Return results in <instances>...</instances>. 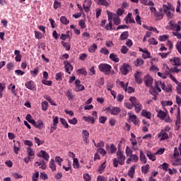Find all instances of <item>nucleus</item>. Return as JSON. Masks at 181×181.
Here are the masks:
<instances>
[{"instance_id":"f257e3e1","label":"nucleus","mask_w":181,"mask_h":181,"mask_svg":"<svg viewBox=\"0 0 181 181\" xmlns=\"http://www.w3.org/2000/svg\"><path fill=\"white\" fill-rule=\"evenodd\" d=\"M166 29L168 30H175L173 32V34L174 36H176L177 39H181V34L179 33L181 29V21H178L177 24H176L175 21H170L166 26Z\"/></svg>"},{"instance_id":"f03ea898","label":"nucleus","mask_w":181,"mask_h":181,"mask_svg":"<svg viewBox=\"0 0 181 181\" xmlns=\"http://www.w3.org/2000/svg\"><path fill=\"white\" fill-rule=\"evenodd\" d=\"M117 158L113 159L114 168H118V165H124L125 163L126 157L124 156V152L120 148L117 152Z\"/></svg>"},{"instance_id":"7ed1b4c3","label":"nucleus","mask_w":181,"mask_h":181,"mask_svg":"<svg viewBox=\"0 0 181 181\" xmlns=\"http://www.w3.org/2000/svg\"><path fill=\"white\" fill-rule=\"evenodd\" d=\"M151 13H153V16L156 21H162L163 19V16H165V13H163V8H160L158 11H156V8L155 7H150L149 8Z\"/></svg>"},{"instance_id":"20e7f679","label":"nucleus","mask_w":181,"mask_h":181,"mask_svg":"<svg viewBox=\"0 0 181 181\" xmlns=\"http://www.w3.org/2000/svg\"><path fill=\"white\" fill-rule=\"evenodd\" d=\"M98 69L100 71L104 73L105 76H108L110 75V73H111V70H112V66L108 64H100Z\"/></svg>"},{"instance_id":"39448f33","label":"nucleus","mask_w":181,"mask_h":181,"mask_svg":"<svg viewBox=\"0 0 181 181\" xmlns=\"http://www.w3.org/2000/svg\"><path fill=\"white\" fill-rule=\"evenodd\" d=\"M129 101L133 104V107H134L136 112H141V110H142V104L139 103V100L134 96H132L129 98Z\"/></svg>"},{"instance_id":"423d86ee","label":"nucleus","mask_w":181,"mask_h":181,"mask_svg":"<svg viewBox=\"0 0 181 181\" xmlns=\"http://www.w3.org/2000/svg\"><path fill=\"white\" fill-rule=\"evenodd\" d=\"M106 111L110 112L112 115H118L121 112V108L118 107L110 106L106 108Z\"/></svg>"},{"instance_id":"0eeeda50","label":"nucleus","mask_w":181,"mask_h":181,"mask_svg":"<svg viewBox=\"0 0 181 181\" xmlns=\"http://www.w3.org/2000/svg\"><path fill=\"white\" fill-rule=\"evenodd\" d=\"M170 11H172V8L168 6L165 4L163 5V13H165L168 19H172V18H173V13H172Z\"/></svg>"},{"instance_id":"6e6552de","label":"nucleus","mask_w":181,"mask_h":181,"mask_svg":"<svg viewBox=\"0 0 181 181\" xmlns=\"http://www.w3.org/2000/svg\"><path fill=\"white\" fill-rule=\"evenodd\" d=\"M131 70V66L128 64H123L120 67V71L123 76H127L129 71Z\"/></svg>"},{"instance_id":"1a4fd4ad","label":"nucleus","mask_w":181,"mask_h":181,"mask_svg":"<svg viewBox=\"0 0 181 181\" xmlns=\"http://www.w3.org/2000/svg\"><path fill=\"white\" fill-rule=\"evenodd\" d=\"M144 81L145 86H146L147 87H151L153 84V78L149 75H147L144 78Z\"/></svg>"},{"instance_id":"9d476101","label":"nucleus","mask_w":181,"mask_h":181,"mask_svg":"<svg viewBox=\"0 0 181 181\" xmlns=\"http://www.w3.org/2000/svg\"><path fill=\"white\" fill-rule=\"evenodd\" d=\"M93 3L91 0H85L83 4L85 12H90V8H91Z\"/></svg>"},{"instance_id":"9b49d317","label":"nucleus","mask_w":181,"mask_h":181,"mask_svg":"<svg viewBox=\"0 0 181 181\" xmlns=\"http://www.w3.org/2000/svg\"><path fill=\"white\" fill-rule=\"evenodd\" d=\"M158 138H160V141H165V139H169V135L165 131L160 130Z\"/></svg>"},{"instance_id":"f8f14e48","label":"nucleus","mask_w":181,"mask_h":181,"mask_svg":"<svg viewBox=\"0 0 181 181\" xmlns=\"http://www.w3.org/2000/svg\"><path fill=\"white\" fill-rule=\"evenodd\" d=\"M37 156L38 158H43V159H45L46 160H49V158L50 156H49V153H47L46 151L41 150L37 154Z\"/></svg>"},{"instance_id":"ddd939ff","label":"nucleus","mask_w":181,"mask_h":181,"mask_svg":"<svg viewBox=\"0 0 181 181\" xmlns=\"http://www.w3.org/2000/svg\"><path fill=\"white\" fill-rule=\"evenodd\" d=\"M64 68L66 69V72L68 73V74H71V71H73L74 67L71 66V64L70 62L66 61L64 62Z\"/></svg>"},{"instance_id":"4468645a","label":"nucleus","mask_w":181,"mask_h":181,"mask_svg":"<svg viewBox=\"0 0 181 181\" xmlns=\"http://www.w3.org/2000/svg\"><path fill=\"white\" fill-rule=\"evenodd\" d=\"M65 95L69 101H71V100H73L74 97H76V95L73 94V90L71 89H67L65 92Z\"/></svg>"},{"instance_id":"2eb2a0df","label":"nucleus","mask_w":181,"mask_h":181,"mask_svg":"<svg viewBox=\"0 0 181 181\" xmlns=\"http://www.w3.org/2000/svg\"><path fill=\"white\" fill-rule=\"evenodd\" d=\"M141 75V73L140 71H137L134 74L135 81L137 83V84H142V77Z\"/></svg>"},{"instance_id":"dca6fc26","label":"nucleus","mask_w":181,"mask_h":181,"mask_svg":"<svg viewBox=\"0 0 181 181\" xmlns=\"http://www.w3.org/2000/svg\"><path fill=\"white\" fill-rule=\"evenodd\" d=\"M82 137L83 139V142H86V144H88V138H90V133L88 132V131L83 130Z\"/></svg>"},{"instance_id":"f3484780","label":"nucleus","mask_w":181,"mask_h":181,"mask_svg":"<svg viewBox=\"0 0 181 181\" xmlns=\"http://www.w3.org/2000/svg\"><path fill=\"white\" fill-rule=\"evenodd\" d=\"M25 86L28 90H35V88H36V87L35 86V82H33V81H27L25 83Z\"/></svg>"},{"instance_id":"a211bd4d","label":"nucleus","mask_w":181,"mask_h":181,"mask_svg":"<svg viewBox=\"0 0 181 181\" xmlns=\"http://www.w3.org/2000/svg\"><path fill=\"white\" fill-rule=\"evenodd\" d=\"M176 122L175 125L177 127V128H180V107H177V113L176 116Z\"/></svg>"},{"instance_id":"6ab92c4d","label":"nucleus","mask_w":181,"mask_h":181,"mask_svg":"<svg viewBox=\"0 0 181 181\" xmlns=\"http://www.w3.org/2000/svg\"><path fill=\"white\" fill-rule=\"evenodd\" d=\"M128 115L134 124V125H139V120L136 118V115H132L131 113H128Z\"/></svg>"},{"instance_id":"aec40b11","label":"nucleus","mask_w":181,"mask_h":181,"mask_svg":"<svg viewBox=\"0 0 181 181\" xmlns=\"http://www.w3.org/2000/svg\"><path fill=\"white\" fill-rule=\"evenodd\" d=\"M34 127L35 128H37L38 129H43V128L45 127V124L43 123V121L38 120V121L35 122Z\"/></svg>"},{"instance_id":"412c9836","label":"nucleus","mask_w":181,"mask_h":181,"mask_svg":"<svg viewBox=\"0 0 181 181\" xmlns=\"http://www.w3.org/2000/svg\"><path fill=\"white\" fill-rule=\"evenodd\" d=\"M141 116L145 117V118H147V119H151L152 114L151 113V112H148L145 110H143L141 112Z\"/></svg>"},{"instance_id":"4be33fe9","label":"nucleus","mask_w":181,"mask_h":181,"mask_svg":"<svg viewBox=\"0 0 181 181\" xmlns=\"http://www.w3.org/2000/svg\"><path fill=\"white\" fill-rule=\"evenodd\" d=\"M83 119L86 122H90V124H94L95 122V119L93 117L88 116V117H83Z\"/></svg>"},{"instance_id":"5701e85b","label":"nucleus","mask_w":181,"mask_h":181,"mask_svg":"<svg viewBox=\"0 0 181 181\" xmlns=\"http://www.w3.org/2000/svg\"><path fill=\"white\" fill-rule=\"evenodd\" d=\"M144 63V59H142L141 58H138L134 61V66H136V67H141V66H142Z\"/></svg>"},{"instance_id":"b1692460","label":"nucleus","mask_w":181,"mask_h":181,"mask_svg":"<svg viewBox=\"0 0 181 181\" xmlns=\"http://www.w3.org/2000/svg\"><path fill=\"white\" fill-rule=\"evenodd\" d=\"M109 57L110 60L115 62V63H118V62H119V58H118V55L114 53L110 54Z\"/></svg>"},{"instance_id":"393cba45","label":"nucleus","mask_w":181,"mask_h":181,"mask_svg":"<svg viewBox=\"0 0 181 181\" xmlns=\"http://www.w3.org/2000/svg\"><path fill=\"white\" fill-rule=\"evenodd\" d=\"M157 117L158 118H160L161 119H165V118H166V112H165L164 111L160 110L157 111Z\"/></svg>"},{"instance_id":"a878e982","label":"nucleus","mask_w":181,"mask_h":181,"mask_svg":"<svg viewBox=\"0 0 181 181\" xmlns=\"http://www.w3.org/2000/svg\"><path fill=\"white\" fill-rule=\"evenodd\" d=\"M140 160L141 163H144V165H145V163H146V156H145V154L144 153V151H142V150H140Z\"/></svg>"},{"instance_id":"bb28decb","label":"nucleus","mask_w":181,"mask_h":181,"mask_svg":"<svg viewBox=\"0 0 181 181\" xmlns=\"http://www.w3.org/2000/svg\"><path fill=\"white\" fill-rule=\"evenodd\" d=\"M132 16V14H131V13H129L127 14V17L125 18V21H127V23H128V20L129 23H135V20Z\"/></svg>"},{"instance_id":"cd10ccee","label":"nucleus","mask_w":181,"mask_h":181,"mask_svg":"<svg viewBox=\"0 0 181 181\" xmlns=\"http://www.w3.org/2000/svg\"><path fill=\"white\" fill-rule=\"evenodd\" d=\"M95 1H97L98 5H100L101 6L107 7L108 5H110V4L108 3V1H107V0H95Z\"/></svg>"},{"instance_id":"c85d7f7f","label":"nucleus","mask_w":181,"mask_h":181,"mask_svg":"<svg viewBox=\"0 0 181 181\" xmlns=\"http://www.w3.org/2000/svg\"><path fill=\"white\" fill-rule=\"evenodd\" d=\"M104 83H105L104 78H100L99 79L97 80V82L95 83V86L101 88V86H104Z\"/></svg>"},{"instance_id":"c756f323","label":"nucleus","mask_w":181,"mask_h":181,"mask_svg":"<svg viewBox=\"0 0 181 181\" xmlns=\"http://www.w3.org/2000/svg\"><path fill=\"white\" fill-rule=\"evenodd\" d=\"M135 173V165H132L128 173V176L132 179L134 177V174Z\"/></svg>"},{"instance_id":"7c9ffc66","label":"nucleus","mask_w":181,"mask_h":181,"mask_svg":"<svg viewBox=\"0 0 181 181\" xmlns=\"http://www.w3.org/2000/svg\"><path fill=\"white\" fill-rule=\"evenodd\" d=\"M129 36V33L128 31H124L120 35V40H126Z\"/></svg>"},{"instance_id":"2f4dec72","label":"nucleus","mask_w":181,"mask_h":181,"mask_svg":"<svg viewBox=\"0 0 181 181\" xmlns=\"http://www.w3.org/2000/svg\"><path fill=\"white\" fill-rule=\"evenodd\" d=\"M28 156L31 158V156H35V151H33V148L30 147L26 148Z\"/></svg>"},{"instance_id":"473e14b6","label":"nucleus","mask_w":181,"mask_h":181,"mask_svg":"<svg viewBox=\"0 0 181 181\" xmlns=\"http://www.w3.org/2000/svg\"><path fill=\"white\" fill-rule=\"evenodd\" d=\"M98 49V46H97V44L94 43L92 46H90L88 49V52L90 53H95V50Z\"/></svg>"},{"instance_id":"72a5a7b5","label":"nucleus","mask_w":181,"mask_h":181,"mask_svg":"<svg viewBox=\"0 0 181 181\" xmlns=\"http://www.w3.org/2000/svg\"><path fill=\"white\" fill-rule=\"evenodd\" d=\"M146 156H148L150 160H152L153 162H155V160H156V156L152 154V153L149 151L147 152Z\"/></svg>"},{"instance_id":"f704fd0d","label":"nucleus","mask_w":181,"mask_h":181,"mask_svg":"<svg viewBox=\"0 0 181 181\" xmlns=\"http://www.w3.org/2000/svg\"><path fill=\"white\" fill-rule=\"evenodd\" d=\"M141 172L142 173H144V175H146L149 172V164H146L144 166L141 167Z\"/></svg>"},{"instance_id":"c9c22d12","label":"nucleus","mask_w":181,"mask_h":181,"mask_svg":"<svg viewBox=\"0 0 181 181\" xmlns=\"http://www.w3.org/2000/svg\"><path fill=\"white\" fill-rule=\"evenodd\" d=\"M60 22L63 25H69V23H70V21L67 19V18H66V16H62L60 18Z\"/></svg>"},{"instance_id":"e433bc0d","label":"nucleus","mask_w":181,"mask_h":181,"mask_svg":"<svg viewBox=\"0 0 181 181\" xmlns=\"http://www.w3.org/2000/svg\"><path fill=\"white\" fill-rule=\"evenodd\" d=\"M63 73L62 72H59L57 73L55 75V80H57V81H62V80H63Z\"/></svg>"},{"instance_id":"4c0bfd02","label":"nucleus","mask_w":181,"mask_h":181,"mask_svg":"<svg viewBox=\"0 0 181 181\" xmlns=\"http://www.w3.org/2000/svg\"><path fill=\"white\" fill-rule=\"evenodd\" d=\"M77 74H82V76H87V70L86 69L82 68L79 69L76 71Z\"/></svg>"},{"instance_id":"58836bf2","label":"nucleus","mask_w":181,"mask_h":181,"mask_svg":"<svg viewBox=\"0 0 181 181\" xmlns=\"http://www.w3.org/2000/svg\"><path fill=\"white\" fill-rule=\"evenodd\" d=\"M49 166L50 169H52V172H54L56 170V164H54V160L52 159L49 162Z\"/></svg>"},{"instance_id":"ea45409f","label":"nucleus","mask_w":181,"mask_h":181,"mask_svg":"<svg viewBox=\"0 0 181 181\" xmlns=\"http://www.w3.org/2000/svg\"><path fill=\"white\" fill-rule=\"evenodd\" d=\"M30 73L31 76H33V77H36L37 74H39V68L38 67L35 68L34 70L30 71Z\"/></svg>"},{"instance_id":"a19ab883","label":"nucleus","mask_w":181,"mask_h":181,"mask_svg":"<svg viewBox=\"0 0 181 181\" xmlns=\"http://www.w3.org/2000/svg\"><path fill=\"white\" fill-rule=\"evenodd\" d=\"M156 90L158 89H156L153 86H150L149 93L151 94V95H158V92Z\"/></svg>"},{"instance_id":"79ce46f5","label":"nucleus","mask_w":181,"mask_h":181,"mask_svg":"<svg viewBox=\"0 0 181 181\" xmlns=\"http://www.w3.org/2000/svg\"><path fill=\"white\" fill-rule=\"evenodd\" d=\"M47 108H49V103L45 100L42 103V111H47Z\"/></svg>"},{"instance_id":"37998d69","label":"nucleus","mask_w":181,"mask_h":181,"mask_svg":"<svg viewBox=\"0 0 181 181\" xmlns=\"http://www.w3.org/2000/svg\"><path fill=\"white\" fill-rule=\"evenodd\" d=\"M34 141L38 146H40V145H43V144H45V141L39 139V138L37 136L34 137Z\"/></svg>"},{"instance_id":"c03bdc74","label":"nucleus","mask_w":181,"mask_h":181,"mask_svg":"<svg viewBox=\"0 0 181 181\" xmlns=\"http://www.w3.org/2000/svg\"><path fill=\"white\" fill-rule=\"evenodd\" d=\"M173 62L175 64V66H181V60L179 57H174L173 59Z\"/></svg>"},{"instance_id":"a18cd8bd","label":"nucleus","mask_w":181,"mask_h":181,"mask_svg":"<svg viewBox=\"0 0 181 181\" xmlns=\"http://www.w3.org/2000/svg\"><path fill=\"white\" fill-rule=\"evenodd\" d=\"M142 57L144 59H151V52H149V51L146 49L145 52L142 54Z\"/></svg>"},{"instance_id":"49530a36","label":"nucleus","mask_w":181,"mask_h":181,"mask_svg":"<svg viewBox=\"0 0 181 181\" xmlns=\"http://www.w3.org/2000/svg\"><path fill=\"white\" fill-rule=\"evenodd\" d=\"M73 167L74 169H78V168H80V163H78V159L74 158Z\"/></svg>"},{"instance_id":"de8ad7c7","label":"nucleus","mask_w":181,"mask_h":181,"mask_svg":"<svg viewBox=\"0 0 181 181\" xmlns=\"http://www.w3.org/2000/svg\"><path fill=\"white\" fill-rule=\"evenodd\" d=\"M160 168L163 169V170H165V172H168V170L169 168V164L167 163H164L160 165Z\"/></svg>"},{"instance_id":"09e8293b","label":"nucleus","mask_w":181,"mask_h":181,"mask_svg":"<svg viewBox=\"0 0 181 181\" xmlns=\"http://www.w3.org/2000/svg\"><path fill=\"white\" fill-rule=\"evenodd\" d=\"M160 84H162V81H156L155 82V87L154 88L157 89V90L158 91V93H160V91H162V90L160 89Z\"/></svg>"},{"instance_id":"8fccbe9b","label":"nucleus","mask_w":181,"mask_h":181,"mask_svg":"<svg viewBox=\"0 0 181 181\" xmlns=\"http://www.w3.org/2000/svg\"><path fill=\"white\" fill-rule=\"evenodd\" d=\"M130 158L132 159V162H138L139 160V156L136 154H132L130 156Z\"/></svg>"},{"instance_id":"3c124183","label":"nucleus","mask_w":181,"mask_h":181,"mask_svg":"<svg viewBox=\"0 0 181 181\" xmlns=\"http://www.w3.org/2000/svg\"><path fill=\"white\" fill-rule=\"evenodd\" d=\"M168 39H169V35H163L158 37V40H160V42H165Z\"/></svg>"},{"instance_id":"603ef678","label":"nucleus","mask_w":181,"mask_h":181,"mask_svg":"<svg viewBox=\"0 0 181 181\" xmlns=\"http://www.w3.org/2000/svg\"><path fill=\"white\" fill-rule=\"evenodd\" d=\"M83 90H86V88L83 86V84L76 86L75 88V91L76 93H78V91H83Z\"/></svg>"},{"instance_id":"864d4df0","label":"nucleus","mask_w":181,"mask_h":181,"mask_svg":"<svg viewBox=\"0 0 181 181\" xmlns=\"http://www.w3.org/2000/svg\"><path fill=\"white\" fill-rule=\"evenodd\" d=\"M110 153H115V152H117V147L115 146V145H114V144H112L110 145Z\"/></svg>"},{"instance_id":"5fc2aeb1","label":"nucleus","mask_w":181,"mask_h":181,"mask_svg":"<svg viewBox=\"0 0 181 181\" xmlns=\"http://www.w3.org/2000/svg\"><path fill=\"white\" fill-rule=\"evenodd\" d=\"M60 121L63 127L66 129L69 128V123H67V121H66L64 118H60Z\"/></svg>"},{"instance_id":"6e6d98bb","label":"nucleus","mask_w":181,"mask_h":181,"mask_svg":"<svg viewBox=\"0 0 181 181\" xmlns=\"http://www.w3.org/2000/svg\"><path fill=\"white\" fill-rule=\"evenodd\" d=\"M113 22H114L115 25H116V26H118V25H119V23H121V19L119 18V17L117 16L113 18Z\"/></svg>"},{"instance_id":"4d7b16f0","label":"nucleus","mask_w":181,"mask_h":181,"mask_svg":"<svg viewBox=\"0 0 181 181\" xmlns=\"http://www.w3.org/2000/svg\"><path fill=\"white\" fill-rule=\"evenodd\" d=\"M83 180L85 181H91V175L88 173L83 174Z\"/></svg>"},{"instance_id":"13d9d810","label":"nucleus","mask_w":181,"mask_h":181,"mask_svg":"<svg viewBox=\"0 0 181 181\" xmlns=\"http://www.w3.org/2000/svg\"><path fill=\"white\" fill-rule=\"evenodd\" d=\"M98 152L100 154L103 155V156H105V155H107V151H105V149L103 148H99L98 149Z\"/></svg>"},{"instance_id":"bf43d9fd","label":"nucleus","mask_w":181,"mask_h":181,"mask_svg":"<svg viewBox=\"0 0 181 181\" xmlns=\"http://www.w3.org/2000/svg\"><path fill=\"white\" fill-rule=\"evenodd\" d=\"M100 52L102 53V54H110V51L105 47L101 48Z\"/></svg>"},{"instance_id":"052dcab7","label":"nucleus","mask_w":181,"mask_h":181,"mask_svg":"<svg viewBox=\"0 0 181 181\" xmlns=\"http://www.w3.org/2000/svg\"><path fill=\"white\" fill-rule=\"evenodd\" d=\"M35 39H42V37H43V35H42V33L39 31H35Z\"/></svg>"},{"instance_id":"680f3d73","label":"nucleus","mask_w":181,"mask_h":181,"mask_svg":"<svg viewBox=\"0 0 181 181\" xmlns=\"http://www.w3.org/2000/svg\"><path fill=\"white\" fill-rule=\"evenodd\" d=\"M126 155L127 156H131L132 155V149L129 146L126 147Z\"/></svg>"},{"instance_id":"e2e57ef3","label":"nucleus","mask_w":181,"mask_h":181,"mask_svg":"<svg viewBox=\"0 0 181 181\" xmlns=\"http://www.w3.org/2000/svg\"><path fill=\"white\" fill-rule=\"evenodd\" d=\"M177 52L181 54V41H178L175 45Z\"/></svg>"},{"instance_id":"0e129e2a","label":"nucleus","mask_w":181,"mask_h":181,"mask_svg":"<svg viewBox=\"0 0 181 181\" xmlns=\"http://www.w3.org/2000/svg\"><path fill=\"white\" fill-rule=\"evenodd\" d=\"M42 84H44L45 86H49L50 87V86H52V81H47L46 79H43L42 81Z\"/></svg>"},{"instance_id":"69168bd1","label":"nucleus","mask_w":181,"mask_h":181,"mask_svg":"<svg viewBox=\"0 0 181 181\" xmlns=\"http://www.w3.org/2000/svg\"><path fill=\"white\" fill-rule=\"evenodd\" d=\"M148 42H149L150 45H158V42L156 41V39H155L153 37L150 38L148 40Z\"/></svg>"},{"instance_id":"338daca9","label":"nucleus","mask_w":181,"mask_h":181,"mask_svg":"<svg viewBox=\"0 0 181 181\" xmlns=\"http://www.w3.org/2000/svg\"><path fill=\"white\" fill-rule=\"evenodd\" d=\"M107 121V117L100 116L99 117V122L100 124H104Z\"/></svg>"},{"instance_id":"774afa93","label":"nucleus","mask_w":181,"mask_h":181,"mask_svg":"<svg viewBox=\"0 0 181 181\" xmlns=\"http://www.w3.org/2000/svg\"><path fill=\"white\" fill-rule=\"evenodd\" d=\"M39 179V172L33 175V181H37Z\"/></svg>"}]
</instances>
